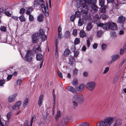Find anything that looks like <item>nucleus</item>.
I'll use <instances>...</instances> for the list:
<instances>
[{
  "instance_id": "obj_1",
  "label": "nucleus",
  "mask_w": 126,
  "mask_h": 126,
  "mask_svg": "<svg viewBox=\"0 0 126 126\" xmlns=\"http://www.w3.org/2000/svg\"><path fill=\"white\" fill-rule=\"evenodd\" d=\"M45 32L44 29H40L39 32L35 33L32 35V38L33 43H36L39 40V38H41V41L43 42L46 40L47 38V36L45 34Z\"/></svg>"
},
{
  "instance_id": "obj_2",
  "label": "nucleus",
  "mask_w": 126,
  "mask_h": 126,
  "mask_svg": "<svg viewBox=\"0 0 126 126\" xmlns=\"http://www.w3.org/2000/svg\"><path fill=\"white\" fill-rule=\"evenodd\" d=\"M114 118L111 117H106L99 123L98 126H110Z\"/></svg>"
},
{
  "instance_id": "obj_3",
  "label": "nucleus",
  "mask_w": 126,
  "mask_h": 126,
  "mask_svg": "<svg viewBox=\"0 0 126 126\" xmlns=\"http://www.w3.org/2000/svg\"><path fill=\"white\" fill-rule=\"evenodd\" d=\"M83 96L82 95L75 94L73 96L72 99V104L74 107L78 106L79 102L83 101Z\"/></svg>"
},
{
  "instance_id": "obj_4",
  "label": "nucleus",
  "mask_w": 126,
  "mask_h": 126,
  "mask_svg": "<svg viewBox=\"0 0 126 126\" xmlns=\"http://www.w3.org/2000/svg\"><path fill=\"white\" fill-rule=\"evenodd\" d=\"M34 54L32 53V51L31 50H29L27 51L23 59L25 61L30 62L32 60Z\"/></svg>"
},
{
  "instance_id": "obj_5",
  "label": "nucleus",
  "mask_w": 126,
  "mask_h": 126,
  "mask_svg": "<svg viewBox=\"0 0 126 126\" xmlns=\"http://www.w3.org/2000/svg\"><path fill=\"white\" fill-rule=\"evenodd\" d=\"M87 7L84 5L82 6L81 8V11L85 14L84 18L85 20H87L89 19L90 16V14L87 13V12L89 10V9Z\"/></svg>"
},
{
  "instance_id": "obj_6",
  "label": "nucleus",
  "mask_w": 126,
  "mask_h": 126,
  "mask_svg": "<svg viewBox=\"0 0 126 126\" xmlns=\"http://www.w3.org/2000/svg\"><path fill=\"white\" fill-rule=\"evenodd\" d=\"M96 86L95 83L94 81H91L88 82L86 84V87L90 91H93Z\"/></svg>"
},
{
  "instance_id": "obj_7",
  "label": "nucleus",
  "mask_w": 126,
  "mask_h": 126,
  "mask_svg": "<svg viewBox=\"0 0 126 126\" xmlns=\"http://www.w3.org/2000/svg\"><path fill=\"white\" fill-rule=\"evenodd\" d=\"M72 120L71 117H64L61 121L60 124L58 126H65L66 122L68 121H70Z\"/></svg>"
},
{
  "instance_id": "obj_8",
  "label": "nucleus",
  "mask_w": 126,
  "mask_h": 126,
  "mask_svg": "<svg viewBox=\"0 0 126 126\" xmlns=\"http://www.w3.org/2000/svg\"><path fill=\"white\" fill-rule=\"evenodd\" d=\"M85 86L86 85L84 84L81 83L79 86L76 87L75 88L77 92H82L84 90Z\"/></svg>"
},
{
  "instance_id": "obj_9",
  "label": "nucleus",
  "mask_w": 126,
  "mask_h": 126,
  "mask_svg": "<svg viewBox=\"0 0 126 126\" xmlns=\"http://www.w3.org/2000/svg\"><path fill=\"white\" fill-rule=\"evenodd\" d=\"M109 22L106 23L104 24L103 23H99L97 24V26L99 27H102L104 30H108L109 29Z\"/></svg>"
},
{
  "instance_id": "obj_10",
  "label": "nucleus",
  "mask_w": 126,
  "mask_h": 126,
  "mask_svg": "<svg viewBox=\"0 0 126 126\" xmlns=\"http://www.w3.org/2000/svg\"><path fill=\"white\" fill-rule=\"evenodd\" d=\"M109 29L113 30H116L117 29L116 24L112 22H109Z\"/></svg>"
},
{
  "instance_id": "obj_11",
  "label": "nucleus",
  "mask_w": 126,
  "mask_h": 126,
  "mask_svg": "<svg viewBox=\"0 0 126 126\" xmlns=\"http://www.w3.org/2000/svg\"><path fill=\"white\" fill-rule=\"evenodd\" d=\"M66 88L68 91L74 94H75L77 93V92L76 89H75L72 86H67L66 87Z\"/></svg>"
},
{
  "instance_id": "obj_12",
  "label": "nucleus",
  "mask_w": 126,
  "mask_h": 126,
  "mask_svg": "<svg viewBox=\"0 0 126 126\" xmlns=\"http://www.w3.org/2000/svg\"><path fill=\"white\" fill-rule=\"evenodd\" d=\"M21 105V101H19L16 102L12 107V108L14 110H17L20 107Z\"/></svg>"
},
{
  "instance_id": "obj_13",
  "label": "nucleus",
  "mask_w": 126,
  "mask_h": 126,
  "mask_svg": "<svg viewBox=\"0 0 126 126\" xmlns=\"http://www.w3.org/2000/svg\"><path fill=\"white\" fill-rule=\"evenodd\" d=\"M90 8H91L92 9L90 10V11L93 14L95 13L96 11H97L98 10L97 7L94 4H93L91 6ZM88 8L89 10V8Z\"/></svg>"
},
{
  "instance_id": "obj_14",
  "label": "nucleus",
  "mask_w": 126,
  "mask_h": 126,
  "mask_svg": "<svg viewBox=\"0 0 126 126\" xmlns=\"http://www.w3.org/2000/svg\"><path fill=\"white\" fill-rule=\"evenodd\" d=\"M44 97V95L41 94L39 96L38 101V104L39 106L41 107L43 104V101Z\"/></svg>"
},
{
  "instance_id": "obj_15",
  "label": "nucleus",
  "mask_w": 126,
  "mask_h": 126,
  "mask_svg": "<svg viewBox=\"0 0 126 126\" xmlns=\"http://www.w3.org/2000/svg\"><path fill=\"white\" fill-rule=\"evenodd\" d=\"M85 0H79V3H77V6L78 7H79L82 5L83 6L84 5L85 6Z\"/></svg>"
},
{
  "instance_id": "obj_16",
  "label": "nucleus",
  "mask_w": 126,
  "mask_h": 126,
  "mask_svg": "<svg viewBox=\"0 0 126 126\" xmlns=\"http://www.w3.org/2000/svg\"><path fill=\"white\" fill-rule=\"evenodd\" d=\"M120 55L118 54H114L111 55V56L112 61L114 62L118 59L120 58Z\"/></svg>"
},
{
  "instance_id": "obj_17",
  "label": "nucleus",
  "mask_w": 126,
  "mask_h": 126,
  "mask_svg": "<svg viewBox=\"0 0 126 126\" xmlns=\"http://www.w3.org/2000/svg\"><path fill=\"white\" fill-rule=\"evenodd\" d=\"M17 70L21 72L26 73L28 72V69L25 66H22L19 68H18Z\"/></svg>"
},
{
  "instance_id": "obj_18",
  "label": "nucleus",
  "mask_w": 126,
  "mask_h": 126,
  "mask_svg": "<svg viewBox=\"0 0 126 126\" xmlns=\"http://www.w3.org/2000/svg\"><path fill=\"white\" fill-rule=\"evenodd\" d=\"M125 20V18L122 16H120L118 19V22L120 23L123 24L124 23Z\"/></svg>"
},
{
  "instance_id": "obj_19",
  "label": "nucleus",
  "mask_w": 126,
  "mask_h": 126,
  "mask_svg": "<svg viewBox=\"0 0 126 126\" xmlns=\"http://www.w3.org/2000/svg\"><path fill=\"white\" fill-rule=\"evenodd\" d=\"M61 113L60 111V110H58L56 114L55 117V118L56 120L58 121L59 119V118L61 117Z\"/></svg>"
},
{
  "instance_id": "obj_20",
  "label": "nucleus",
  "mask_w": 126,
  "mask_h": 126,
  "mask_svg": "<svg viewBox=\"0 0 126 126\" xmlns=\"http://www.w3.org/2000/svg\"><path fill=\"white\" fill-rule=\"evenodd\" d=\"M94 21L95 23L97 24L99 21V16L98 15H96L94 17Z\"/></svg>"
},
{
  "instance_id": "obj_21",
  "label": "nucleus",
  "mask_w": 126,
  "mask_h": 126,
  "mask_svg": "<svg viewBox=\"0 0 126 126\" xmlns=\"http://www.w3.org/2000/svg\"><path fill=\"white\" fill-rule=\"evenodd\" d=\"M36 60L38 61H42L43 60V56L41 54H38L36 55Z\"/></svg>"
},
{
  "instance_id": "obj_22",
  "label": "nucleus",
  "mask_w": 126,
  "mask_h": 126,
  "mask_svg": "<svg viewBox=\"0 0 126 126\" xmlns=\"http://www.w3.org/2000/svg\"><path fill=\"white\" fill-rule=\"evenodd\" d=\"M84 21L83 19L82 18H80L79 20L78 24L79 26H82L84 23Z\"/></svg>"
},
{
  "instance_id": "obj_23",
  "label": "nucleus",
  "mask_w": 126,
  "mask_h": 126,
  "mask_svg": "<svg viewBox=\"0 0 126 126\" xmlns=\"http://www.w3.org/2000/svg\"><path fill=\"white\" fill-rule=\"evenodd\" d=\"M92 41V39L91 37H88L86 40L87 47H89L91 44V42Z\"/></svg>"
},
{
  "instance_id": "obj_24",
  "label": "nucleus",
  "mask_w": 126,
  "mask_h": 126,
  "mask_svg": "<svg viewBox=\"0 0 126 126\" xmlns=\"http://www.w3.org/2000/svg\"><path fill=\"white\" fill-rule=\"evenodd\" d=\"M44 16L42 14H39L38 16L37 19L38 21L39 22H41L44 19Z\"/></svg>"
},
{
  "instance_id": "obj_25",
  "label": "nucleus",
  "mask_w": 126,
  "mask_h": 126,
  "mask_svg": "<svg viewBox=\"0 0 126 126\" xmlns=\"http://www.w3.org/2000/svg\"><path fill=\"white\" fill-rule=\"evenodd\" d=\"M92 28V25L91 23H88L86 27V30L88 31H90Z\"/></svg>"
},
{
  "instance_id": "obj_26",
  "label": "nucleus",
  "mask_w": 126,
  "mask_h": 126,
  "mask_svg": "<svg viewBox=\"0 0 126 126\" xmlns=\"http://www.w3.org/2000/svg\"><path fill=\"white\" fill-rule=\"evenodd\" d=\"M79 35L81 37L83 38L86 36V33L83 30L80 31L79 33Z\"/></svg>"
},
{
  "instance_id": "obj_27",
  "label": "nucleus",
  "mask_w": 126,
  "mask_h": 126,
  "mask_svg": "<svg viewBox=\"0 0 126 126\" xmlns=\"http://www.w3.org/2000/svg\"><path fill=\"white\" fill-rule=\"evenodd\" d=\"M33 50L34 52H35L37 53H38L41 51L40 46H38V47L36 48V47H33Z\"/></svg>"
},
{
  "instance_id": "obj_28",
  "label": "nucleus",
  "mask_w": 126,
  "mask_h": 126,
  "mask_svg": "<svg viewBox=\"0 0 126 126\" xmlns=\"http://www.w3.org/2000/svg\"><path fill=\"white\" fill-rule=\"evenodd\" d=\"M3 12L8 16L10 17L11 16V14L7 10L5 9L3 10Z\"/></svg>"
},
{
  "instance_id": "obj_29",
  "label": "nucleus",
  "mask_w": 126,
  "mask_h": 126,
  "mask_svg": "<svg viewBox=\"0 0 126 126\" xmlns=\"http://www.w3.org/2000/svg\"><path fill=\"white\" fill-rule=\"evenodd\" d=\"M121 123L120 120H117L115 122L113 126H120Z\"/></svg>"
},
{
  "instance_id": "obj_30",
  "label": "nucleus",
  "mask_w": 126,
  "mask_h": 126,
  "mask_svg": "<svg viewBox=\"0 0 126 126\" xmlns=\"http://www.w3.org/2000/svg\"><path fill=\"white\" fill-rule=\"evenodd\" d=\"M28 98H26L25 99L23 104V107L24 108H25L27 107L28 103Z\"/></svg>"
},
{
  "instance_id": "obj_31",
  "label": "nucleus",
  "mask_w": 126,
  "mask_h": 126,
  "mask_svg": "<svg viewBox=\"0 0 126 126\" xmlns=\"http://www.w3.org/2000/svg\"><path fill=\"white\" fill-rule=\"evenodd\" d=\"M70 52V51L68 49H66L64 51L63 55L65 56H67L69 55Z\"/></svg>"
},
{
  "instance_id": "obj_32",
  "label": "nucleus",
  "mask_w": 126,
  "mask_h": 126,
  "mask_svg": "<svg viewBox=\"0 0 126 126\" xmlns=\"http://www.w3.org/2000/svg\"><path fill=\"white\" fill-rule=\"evenodd\" d=\"M70 32L68 31H66L65 32L64 36V37L66 38H69L70 37Z\"/></svg>"
},
{
  "instance_id": "obj_33",
  "label": "nucleus",
  "mask_w": 126,
  "mask_h": 126,
  "mask_svg": "<svg viewBox=\"0 0 126 126\" xmlns=\"http://www.w3.org/2000/svg\"><path fill=\"white\" fill-rule=\"evenodd\" d=\"M78 70L76 68L72 70L73 74L75 76L77 75L78 74Z\"/></svg>"
},
{
  "instance_id": "obj_34",
  "label": "nucleus",
  "mask_w": 126,
  "mask_h": 126,
  "mask_svg": "<svg viewBox=\"0 0 126 126\" xmlns=\"http://www.w3.org/2000/svg\"><path fill=\"white\" fill-rule=\"evenodd\" d=\"M15 99L14 97L12 95L10 96L8 98V101L9 102H13L15 101Z\"/></svg>"
},
{
  "instance_id": "obj_35",
  "label": "nucleus",
  "mask_w": 126,
  "mask_h": 126,
  "mask_svg": "<svg viewBox=\"0 0 126 126\" xmlns=\"http://www.w3.org/2000/svg\"><path fill=\"white\" fill-rule=\"evenodd\" d=\"M59 43L58 40L57 39L55 40V51H58V47Z\"/></svg>"
},
{
  "instance_id": "obj_36",
  "label": "nucleus",
  "mask_w": 126,
  "mask_h": 126,
  "mask_svg": "<svg viewBox=\"0 0 126 126\" xmlns=\"http://www.w3.org/2000/svg\"><path fill=\"white\" fill-rule=\"evenodd\" d=\"M72 83L74 86L77 85L78 84V83L77 79L75 78H74L73 79Z\"/></svg>"
},
{
  "instance_id": "obj_37",
  "label": "nucleus",
  "mask_w": 126,
  "mask_h": 126,
  "mask_svg": "<svg viewBox=\"0 0 126 126\" xmlns=\"http://www.w3.org/2000/svg\"><path fill=\"white\" fill-rule=\"evenodd\" d=\"M32 10L33 8L32 7L28 8L26 12V14L27 15L30 14L32 12Z\"/></svg>"
},
{
  "instance_id": "obj_38",
  "label": "nucleus",
  "mask_w": 126,
  "mask_h": 126,
  "mask_svg": "<svg viewBox=\"0 0 126 126\" xmlns=\"http://www.w3.org/2000/svg\"><path fill=\"white\" fill-rule=\"evenodd\" d=\"M90 0H85V6H87L88 7H89L91 6L90 3Z\"/></svg>"
},
{
  "instance_id": "obj_39",
  "label": "nucleus",
  "mask_w": 126,
  "mask_h": 126,
  "mask_svg": "<svg viewBox=\"0 0 126 126\" xmlns=\"http://www.w3.org/2000/svg\"><path fill=\"white\" fill-rule=\"evenodd\" d=\"M19 19L20 21L21 22H23L25 20V18L24 16L22 15L19 17Z\"/></svg>"
},
{
  "instance_id": "obj_40",
  "label": "nucleus",
  "mask_w": 126,
  "mask_h": 126,
  "mask_svg": "<svg viewBox=\"0 0 126 126\" xmlns=\"http://www.w3.org/2000/svg\"><path fill=\"white\" fill-rule=\"evenodd\" d=\"M105 0H99V5L103 7L105 4Z\"/></svg>"
},
{
  "instance_id": "obj_41",
  "label": "nucleus",
  "mask_w": 126,
  "mask_h": 126,
  "mask_svg": "<svg viewBox=\"0 0 126 126\" xmlns=\"http://www.w3.org/2000/svg\"><path fill=\"white\" fill-rule=\"evenodd\" d=\"M28 15L29 16V21H33L34 19V17L33 15L31 14Z\"/></svg>"
},
{
  "instance_id": "obj_42",
  "label": "nucleus",
  "mask_w": 126,
  "mask_h": 126,
  "mask_svg": "<svg viewBox=\"0 0 126 126\" xmlns=\"http://www.w3.org/2000/svg\"><path fill=\"white\" fill-rule=\"evenodd\" d=\"M102 31H98L96 33L97 36L100 37L102 36Z\"/></svg>"
},
{
  "instance_id": "obj_43",
  "label": "nucleus",
  "mask_w": 126,
  "mask_h": 126,
  "mask_svg": "<svg viewBox=\"0 0 126 126\" xmlns=\"http://www.w3.org/2000/svg\"><path fill=\"white\" fill-rule=\"evenodd\" d=\"M81 13L80 12L76 11L75 13V16L76 17H79L80 16Z\"/></svg>"
},
{
  "instance_id": "obj_44",
  "label": "nucleus",
  "mask_w": 126,
  "mask_h": 126,
  "mask_svg": "<svg viewBox=\"0 0 126 126\" xmlns=\"http://www.w3.org/2000/svg\"><path fill=\"white\" fill-rule=\"evenodd\" d=\"M79 42L80 41L79 39L78 38H76L74 40V44L75 45H77L78 44H79Z\"/></svg>"
},
{
  "instance_id": "obj_45",
  "label": "nucleus",
  "mask_w": 126,
  "mask_h": 126,
  "mask_svg": "<svg viewBox=\"0 0 126 126\" xmlns=\"http://www.w3.org/2000/svg\"><path fill=\"white\" fill-rule=\"evenodd\" d=\"M69 63L71 65H72L74 62V59L73 58H71L69 59Z\"/></svg>"
},
{
  "instance_id": "obj_46",
  "label": "nucleus",
  "mask_w": 126,
  "mask_h": 126,
  "mask_svg": "<svg viewBox=\"0 0 126 126\" xmlns=\"http://www.w3.org/2000/svg\"><path fill=\"white\" fill-rule=\"evenodd\" d=\"M100 12H106V9L105 6H103L100 8Z\"/></svg>"
},
{
  "instance_id": "obj_47",
  "label": "nucleus",
  "mask_w": 126,
  "mask_h": 126,
  "mask_svg": "<svg viewBox=\"0 0 126 126\" xmlns=\"http://www.w3.org/2000/svg\"><path fill=\"white\" fill-rule=\"evenodd\" d=\"M77 30L76 29H74L72 32V34L74 36H76L77 35Z\"/></svg>"
},
{
  "instance_id": "obj_48",
  "label": "nucleus",
  "mask_w": 126,
  "mask_h": 126,
  "mask_svg": "<svg viewBox=\"0 0 126 126\" xmlns=\"http://www.w3.org/2000/svg\"><path fill=\"white\" fill-rule=\"evenodd\" d=\"M100 17L102 19L105 20L106 18H107V16L104 14H103L100 16Z\"/></svg>"
},
{
  "instance_id": "obj_49",
  "label": "nucleus",
  "mask_w": 126,
  "mask_h": 126,
  "mask_svg": "<svg viewBox=\"0 0 126 126\" xmlns=\"http://www.w3.org/2000/svg\"><path fill=\"white\" fill-rule=\"evenodd\" d=\"M109 67H107L105 68L103 72V74H106L109 70Z\"/></svg>"
},
{
  "instance_id": "obj_50",
  "label": "nucleus",
  "mask_w": 126,
  "mask_h": 126,
  "mask_svg": "<svg viewBox=\"0 0 126 126\" xmlns=\"http://www.w3.org/2000/svg\"><path fill=\"white\" fill-rule=\"evenodd\" d=\"M39 1L37 0H35L33 3V5L34 7L36 6L37 5L39 4Z\"/></svg>"
},
{
  "instance_id": "obj_51",
  "label": "nucleus",
  "mask_w": 126,
  "mask_h": 126,
  "mask_svg": "<svg viewBox=\"0 0 126 126\" xmlns=\"http://www.w3.org/2000/svg\"><path fill=\"white\" fill-rule=\"evenodd\" d=\"M96 1V0H90V3L91 6L89 7H87L88 8H90L91 7V6L93 4H94V3H95Z\"/></svg>"
},
{
  "instance_id": "obj_52",
  "label": "nucleus",
  "mask_w": 126,
  "mask_h": 126,
  "mask_svg": "<svg viewBox=\"0 0 126 126\" xmlns=\"http://www.w3.org/2000/svg\"><path fill=\"white\" fill-rule=\"evenodd\" d=\"M53 94V102H54V104H55V94H54V89H53V92H52Z\"/></svg>"
},
{
  "instance_id": "obj_53",
  "label": "nucleus",
  "mask_w": 126,
  "mask_h": 126,
  "mask_svg": "<svg viewBox=\"0 0 126 126\" xmlns=\"http://www.w3.org/2000/svg\"><path fill=\"white\" fill-rule=\"evenodd\" d=\"M58 74L59 77L61 79L63 78V76L62 75V73L61 72L59 71H58Z\"/></svg>"
},
{
  "instance_id": "obj_54",
  "label": "nucleus",
  "mask_w": 126,
  "mask_h": 126,
  "mask_svg": "<svg viewBox=\"0 0 126 126\" xmlns=\"http://www.w3.org/2000/svg\"><path fill=\"white\" fill-rule=\"evenodd\" d=\"M79 52L78 50L75 51L74 52V56L75 57H76L79 54Z\"/></svg>"
},
{
  "instance_id": "obj_55",
  "label": "nucleus",
  "mask_w": 126,
  "mask_h": 126,
  "mask_svg": "<svg viewBox=\"0 0 126 126\" xmlns=\"http://www.w3.org/2000/svg\"><path fill=\"white\" fill-rule=\"evenodd\" d=\"M0 30L2 31L5 32L6 31V27L4 26H2L0 28Z\"/></svg>"
},
{
  "instance_id": "obj_56",
  "label": "nucleus",
  "mask_w": 126,
  "mask_h": 126,
  "mask_svg": "<svg viewBox=\"0 0 126 126\" xmlns=\"http://www.w3.org/2000/svg\"><path fill=\"white\" fill-rule=\"evenodd\" d=\"M11 113L10 112H9L8 113L7 115V117L8 119V121H9V119H10V117L11 116Z\"/></svg>"
},
{
  "instance_id": "obj_57",
  "label": "nucleus",
  "mask_w": 126,
  "mask_h": 126,
  "mask_svg": "<svg viewBox=\"0 0 126 126\" xmlns=\"http://www.w3.org/2000/svg\"><path fill=\"white\" fill-rule=\"evenodd\" d=\"M25 10L24 8L21 9L20 10V13L21 14H23L25 12Z\"/></svg>"
},
{
  "instance_id": "obj_58",
  "label": "nucleus",
  "mask_w": 126,
  "mask_h": 126,
  "mask_svg": "<svg viewBox=\"0 0 126 126\" xmlns=\"http://www.w3.org/2000/svg\"><path fill=\"white\" fill-rule=\"evenodd\" d=\"M22 82V80L21 79H18L17 80V84L20 85Z\"/></svg>"
},
{
  "instance_id": "obj_59",
  "label": "nucleus",
  "mask_w": 126,
  "mask_h": 126,
  "mask_svg": "<svg viewBox=\"0 0 126 126\" xmlns=\"http://www.w3.org/2000/svg\"><path fill=\"white\" fill-rule=\"evenodd\" d=\"M125 49H121L120 50V54L121 55H122L124 53V52L125 51Z\"/></svg>"
},
{
  "instance_id": "obj_60",
  "label": "nucleus",
  "mask_w": 126,
  "mask_h": 126,
  "mask_svg": "<svg viewBox=\"0 0 126 126\" xmlns=\"http://www.w3.org/2000/svg\"><path fill=\"white\" fill-rule=\"evenodd\" d=\"M98 45L96 43H94L93 46V48L94 49H96L97 48V46Z\"/></svg>"
},
{
  "instance_id": "obj_61",
  "label": "nucleus",
  "mask_w": 126,
  "mask_h": 126,
  "mask_svg": "<svg viewBox=\"0 0 126 126\" xmlns=\"http://www.w3.org/2000/svg\"><path fill=\"white\" fill-rule=\"evenodd\" d=\"M12 77V75H8L7 77V79L8 80L10 79Z\"/></svg>"
},
{
  "instance_id": "obj_62",
  "label": "nucleus",
  "mask_w": 126,
  "mask_h": 126,
  "mask_svg": "<svg viewBox=\"0 0 126 126\" xmlns=\"http://www.w3.org/2000/svg\"><path fill=\"white\" fill-rule=\"evenodd\" d=\"M5 83V81L3 80H0V86H2Z\"/></svg>"
},
{
  "instance_id": "obj_63",
  "label": "nucleus",
  "mask_w": 126,
  "mask_h": 126,
  "mask_svg": "<svg viewBox=\"0 0 126 126\" xmlns=\"http://www.w3.org/2000/svg\"><path fill=\"white\" fill-rule=\"evenodd\" d=\"M55 56L56 58L57 59L58 58V51H55Z\"/></svg>"
},
{
  "instance_id": "obj_64",
  "label": "nucleus",
  "mask_w": 126,
  "mask_h": 126,
  "mask_svg": "<svg viewBox=\"0 0 126 126\" xmlns=\"http://www.w3.org/2000/svg\"><path fill=\"white\" fill-rule=\"evenodd\" d=\"M79 126H88V124L83 123L79 125Z\"/></svg>"
}]
</instances>
